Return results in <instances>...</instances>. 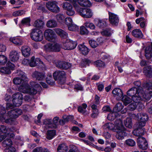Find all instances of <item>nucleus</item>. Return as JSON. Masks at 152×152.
Listing matches in <instances>:
<instances>
[{"label": "nucleus", "mask_w": 152, "mask_h": 152, "mask_svg": "<svg viewBox=\"0 0 152 152\" xmlns=\"http://www.w3.org/2000/svg\"><path fill=\"white\" fill-rule=\"evenodd\" d=\"M16 73L17 75L19 77L14 78L13 81L15 84H21L18 87V90L20 92L25 94L33 95L36 94L37 91L41 89L40 85L34 82H31L30 85L27 84L26 82V81L27 80L26 75L21 70H18Z\"/></svg>", "instance_id": "obj_1"}, {"label": "nucleus", "mask_w": 152, "mask_h": 152, "mask_svg": "<svg viewBox=\"0 0 152 152\" xmlns=\"http://www.w3.org/2000/svg\"><path fill=\"white\" fill-rule=\"evenodd\" d=\"M6 111L4 107L0 105V120L2 122L12 124L15 119L17 118L22 113V111L19 109L11 110L6 114Z\"/></svg>", "instance_id": "obj_2"}, {"label": "nucleus", "mask_w": 152, "mask_h": 152, "mask_svg": "<svg viewBox=\"0 0 152 152\" xmlns=\"http://www.w3.org/2000/svg\"><path fill=\"white\" fill-rule=\"evenodd\" d=\"M116 125V131L117 134L116 137L118 140H122L124 136L127 135V134L124 132L125 128L122 122L120 119H117L115 121Z\"/></svg>", "instance_id": "obj_3"}, {"label": "nucleus", "mask_w": 152, "mask_h": 152, "mask_svg": "<svg viewBox=\"0 0 152 152\" xmlns=\"http://www.w3.org/2000/svg\"><path fill=\"white\" fill-rule=\"evenodd\" d=\"M73 7L79 14L83 18H90L93 15V12L90 9L81 8L77 3L74 4Z\"/></svg>", "instance_id": "obj_4"}, {"label": "nucleus", "mask_w": 152, "mask_h": 152, "mask_svg": "<svg viewBox=\"0 0 152 152\" xmlns=\"http://www.w3.org/2000/svg\"><path fill=\"white\" fill-rule=\"evenodd\" d=\"M146 86L145 90H142L140 94L139 97L140 100L142 99L145 100H149L152 96V82H150L146 84Z\"/></svg>", "instance_id": "obj_5"}, {"label": "nucleus", "mask_w": 152, "mask_h": 152, "mask_svg": "<svg viewBox=\"0 0 152 152\" xmlns=\"http://www.w3.org/2000/svg\"><path fill=\"white\" fill-rule=\"evenodd\" d=\"M139 90L135 87H133L129 89L127 92V95L132 96V100L136 102H139L140 97H139L140 92Z\"/></svg>", "instance_id": "obj_6"}, {"label": "nucleus", "mask_w": 152, "mask_h": 152, "mask_svg": "<svg viewBox=\"0 0 152 152\" xmlns=\"http://www.w3.org/2000/svg\"><path fill=\"white\" fill-rule=\"evenodd\" d=\"M30 37L32 40L36 42L41 41L43 38L42 32L36 28L31 29Z\"/></svg>", "instance_id": "obj_7"}, {"label": "nucleus", "mask_w": 152, "mask_h": 152, "mask_svg": "<svg viewBox=\"0 0 152 152\" xmlns=\"http://www.w3.org/2000/svg\"><path fill=\"white\" fill-rule=\"evenodd\" d=\"M59 118L58 117H54L53 119V123L51 119H46L43 122V124L47 128H56L58 125Z\"/></svg>", "instance_id": "obj_8"}, {"label": "nucleus", "mask_w": 152, "mask_h": 152, "mask_svg": "<svg viewBox=\"0 0 152 152\" xmlns=\"http://www.w3.org/2000/svg\"><path fill=\"white\" fill-rule=\"evenodd\" d=\"M53 76L56 80H57L59 83L62 84L64 82L66 78V73L63 71L58 70L54 72Z\"/></svg>", "instance_id": "obj_9"}, {"label": "nucleus", "mask_w": 152, "mask_h": 152, "mask_svg": "<svg viewBox=\"0 0 152 152\" xmlns=\"http://www.w3.org/2000/svg\"><path fill=\"white\" fill-rule=\"evenodd\" d=\"M45 50L47 52H59L61 49V46L58 43H48L44 47Z\"/></svg>", "instance_id": "obj_10"}, {"label": "nucleus", "mask_w": 152, "mask_h": 152, "mask_svg": "<svg viewBox=\"0 0 152 152\" xmlns=\"http://www.w3.org/2000/svg\"><path fill=\"white\" fill-rule=\"evenodd\" d=\"M136 118L139 121L138 124L139 127H143L145 125L146 122L148 119L147 115L144 113H139L136 115Z\"/></svg>", "instance_id": "obj_11"}, {"label": "nucleus", "mask_w": 152, "mask_h": 152, "mask_svg": "<svg viewBox=\"0 0 152 152\" xmlns=\"http://www.w3.org/2000/svg\"><path fill=\"white\" fill-rule=\"evenodd\" d=\"M46 6L49 11L57 13L60 11V8L56 1H48L46 3Z\"/></svg>", "instance_id": "obj_12"}, {"label": "nucleus", "mask_w": 152, "mask_h": 152, "mask_svg": "<svg viewBox=\"0 0 152 152\" xmlns=\"http://www.w3.org/2000/svg\"><path fill=\"white\" fill-rule=\"evenodd\" d=\"M12 98V101L14 106L18 107L21 105L23 99L22 94L19 92L13 95Z\"/></svg>", "instance_id": "obj_13"}, {"label": "nucleus", "mask_w": 152, "mask_h": 152, "mask_svg": "<svg viewBox=\"0 0 152 152\" xmlns=\"http://www.w3.org/2000/svg\"><path fill=\"white\" fill-rule=\"evenodd\" d=\"M77 43L76 41L71 40L67 39L63 42L62 48L67 50H71L74 49L77 46Z\"/></svg>", "instance_id": "obj_14"}, {"label": "nucleus", "mask_w": 152, "mask_h": 152, "mask_svg": "<svg viewBox=\"0 0 152 152\" xmlns=\"http://www.w3.org/2000/svg\"><path fill=\"white\" fill-rule=\"evenodd\" d=\"M44 35L46 39L48 41H52L56 37L54 31L50 29L46 30L44 32Z\"/></svg>", "instance_id": "obj_15"}, {"label": "nucleus", "mask_w": 152, "mask_h": 152, "mask_svg": "<svg viewBox=\"0 0 152 152\" xmlns=\"http://www.w3.org/2000/svg\"><path fill=\"white\" fill-rule=\"evenodd\" d=\"M109 20L110 23L113 25L117 26L118 24L119 19L118 15L114 13L108 12Z\"/></svg>", "instance_id": "obj_16"}, {"label": "nucleus", "mask_w": 152, "mask_h": 152, "mask_svg": "<svg viewBox=\"0 0 152 152\" xmlns=\"http://www.w3.org/2000/svg\"><path fill=\"white\" fill-rule=\"evenodd\" d=\"M15 67V65L10 62H8L6 65V67H2L0 68L1 72L7 74H9L11 73V70H13Z\"/></svg>", "instance_id": "obj_17"}, {"label": "nucleus", "mask_w": 152, "mask_h": 152, "mask_svg": "<svg viewBox=\"0 0 152 152\" xmlns=\"http://www.w3.org/2000/svg\"><path fill=\"white\" fill-rule=\"evenodd\" d=\"M10 129H7V127L2 126L0 128V142L2 141L10 133Z\"/></svg>", "instance_id": "obj_18"}, {"label": "nucleus", "mask_w": 152, "mask_h": 152, "mask_svg": "<svg viewBox=\"0 0 152 152\" xmlns=\"http://www.w3.org/2000/svg\"><path fill=\"white\" fill-rule=\"evenodd\" d=\"M137 144L139 148L146 150L148 148V144L145 139L143 137H139L137 138Z\"/></svg>", "instance_id": "obj_19"}, {"label": "nucleus", "mask_w": 152, "mask_h": 152, "mask_svg": "<svg viewBox=\"0 0 152 152\" xmlns=\"http://www.w3.org/2000/svg\"><path fill=\"white\" fill-rule=\"evenodd\" d=\"M56 65L58 68L64 69H68L71 66V64L69 63L61 61H58Z\"/></svg>", "instance_id": "obj_20"}, {"label": "nucleus", "mask_w": 152, "mask_h": 152, "mask_svg": "<svg viewBox=\"0 0 152 152\" xmlns=\"http://www.w3.org/2000/svg\"><path fill=\"white\" fill-rule=\"evenodd\" d=\"M37 64L40 65L42 68L45 67V65L43 62L39 58H37L35 59L34 57L32 56L30 61V66L31 67H34L36 66Z\"/></svg>", "instance_id": "obj_21"}, {"label": "nucleus", "mask_w": 152, "mask_h": 152, "mask_svg": "<svg viewBox=\"0 0 152 152\" xmlns=\"http://www.w3.org/2000/svg\"><path fill=\"white\" fill-rule=\"evenodd\" d=\"M20 53L15 50L11 51L9 54V58L13 62L17 61L19 58Z\"/></svg>", "instance_id": "obj_22"}, {"label": "nucleus", "mask_w": 152, "mask_h": 152, "mask_svg": "<svg viewBox=\"0 0 152 152\" xmlns=\"http://www.w3.org/2000/svg\"><path fill=\"white\" fill-rule=\"evenodd\" d=\"M112 93L117 100H119L122 97L123 93L122 90L118 88H114L112 91Z\"/></svg>", "instance_id": "obj_23"}, {"label": "nucleus", "mask_w": 152, "mask_h": 152, "mask_svg": "<svg viewBox=\"0 0 152 152\" xmlns=\"http://www.w3.org/2000/svg\"><path fill=\"white\" fill-rule=\"evenodd\" d=\"M143 73L146 77H151L152 75V69L151 66H145L143 69Z\"/></svg>", "instance_id": "obj_24"}, {"label": "nucleus", "mask_w": 152, "mask_h": 152, "mask_svg": "<svg viewBox=\"0 0 152 152\" xmlns=\"http://www.w3.org/2000/svg\"><path fill=\"white\" fill-rule=\"evenodd\" d=\"M145 56L147 59L152 57V48L150 46L147 47L145 49Z\"/></svg>", "instance_id": "obj_25"}, {"label": "nucleus", "mask_w": 152, "mask_h": 152, "mask_svg": "<svg viewBox=\"0 0 152 152\" xmlns=\"http://www.w3.org/2000/svg\"><path fill=\"white\" fill-rule=\"evenodd\" d=\"M78 48L80 53L84 55H87L89 52V49L83 44L79 45Z\"/></svg>", "instance_id": "obj_26"}, {"label": "nucleus", "mask_w": 152, "mask_h": 152, "mask_svg": "<svg viewBox=\"0 0 152 152\" xmlns=\"http://www.w3.org/2000/svg\"><path fill=\"white\" fill-rule=\"evenodd\" d=\"M32 76L34 78L39 80H42L45 77L44 74L36 71L33 73Z\"/></svg>", "instance_id": "obj_27"}, {"label": "nucleus", "mask_w": 152, "mask_h": 152, "mask_svg": "<svg viewBox=\"0 0 152 152\" xmlns=\"http://www.w3.org/2000/svg\"><path fill=\"white\" fill-rule=\"evenodd\" d=\"M138 128L137 129L134 130L132 132L133 134L136 136L140 137L144 133L145 129H142V127H139V124Z\"/></svg>", "instance_id": "obj_28"}, {"label": "nucleus", "mask_w": 152, "mask_h": 152, "mask_svg": "<svg viewBox=\"0 0 152 152\" xmlns=\"http://www.w3.org/2000/svg\"><path fill=\"white\" fill-rule=\"evenodd\" d=\"M31 49L30 48L27 46L22 47L21 52L22 55L25 57H28L30 53Z\"/></svg>", "instance_id": "obj_29"}, {"label": "nucleus", "mask_w": 152, "mask_h": 152, "mask_svg": "<svg viewBox=\"0 0 152 152\" xmlns=\"http://www.w3.org/2000/svg\"><path fill=\"white\" fill-rule=\"evenodd\" d=\"M56 32L61 38L66 39L68 37V34L63 30L59 28L54 29Z\"/></svg>", "instance_id": "obj_30"}, {"label": "nucleus", "mask_w": 152, "mask_h": 152, "mask_svg": "<svg viewBox=\"0 0 152 152\" xmlns=\"http://www.w3.org/2000/svg\"><path fill=\"white\" fill-rule=\"evenodd\" d=\"M77 1L82 7H88L91 5L90 1L89 0H76V3Z\"/></svg>", "instance_id": "obj_31"}, {"label": "nucleus", "mask_w": 152, "mask_h": 152, "mask_svg": "<svg viewBox=\"0 0 152 152\" xmlns=\"http://www.w3.org/2000/svg\"><path fill=\"white\" fill-rule=\"evenodd\" d=\"M10 40L11 42L16 45H21L23 43L22 40L20 38L17 37L10 38Z\"/></svg>", "instance_id": "obj_32"}, {"label": "nucleus", "mask_w": 152, "mask_h": 152, "mask_svg": "<svg viewBox=\"0 0 152 152\" xmlns=\"http://www.w3.org/2000/svg\"><path fill=\"white\" fill-rule=\"evenodd\" d=\"M132 35L135 37L142 38L143 35L141 31L139 29H135L133 30L132 32Z\"/></svg>", "instance_id": "obj_33"}, {"label": "nucleus", "mask_w": 152, "mask_h": 152, "mask_svg": "<svg viewBox=\"0 0 152 152\" xmlns=\"http://www.w3.org/2000/svg\"><path fill=\"white\" fill-rule=\"evenodd\" d=\"M102 38L97 39L96 41L93 39H91L89 41V43L90 46L93 48H95L97 47L100 43L101 42H99L100 40H101Z\"/></svg>", "instance_id": "obj_34"}, {"label": "nucleus", "mask_w": 152, "mask_h": 152, "mask_svg": "<svg viewBox=\"0 0 152 152\" xmlns=\"http://www.w3.org/2000/svg\"><path fill=\"white\" fill-rule=\"evenodd\" d=\"M56 131L55 130H48L46 133V138L49 140L52 139L56 136Z\"/></svg>", "instance_id": "obj_35"}, {"label": "nucleus", "mask_w": 152, "mask_h": 152, "mask_svg": "<svg viewBox=\"0 0 152 152\" xmlns=\"http://www.w3.org/2000/svg\"><path fill=\"white\" fill-rule=\"evenodd\" d=\"M116 125L115 121V125L111 123H108L104 125V129L109 130H112L114 131L116 130Z\"/></svg>", "instance_id": "obj_36"}, {"label": "nucleus", "mask_w": 152, "mask_h": 152, "mask_svg": "<svg viewBox=\"0 0 152 152\" xmlns=\"http://www.w3.org/2000/svg\"><path fill=\"white\" fill-rule=\"evenodd\" d=\"M44 23L41 20H37L34 23V26L39 28H42L44 26Z\"/></svg>", "instance_id": "obj_37"}, {"label": "nucleus", "mask_w": 152, "mask_h": 152, "mask_svg": "<svg viewBox=\"0 0 152 152\" xmlns=\"http://www.w3.org/2000/svg\"><path fill=\"white\" fill-rule=\"evenodd\" d=\"M122 101L125 106L130 103L132 102V99H131L130 98L126 95L122 97Z\"/></svg>", "instance_id": "obj_38"}, {"label": "nucleus", "mask_w": 152, "mask_h": 152, "mask_svg": "<svg viewBox=\"0 0 152 152\" xmlns=\"http://www.w3.org/2000/svg\"><path fill=\"white\" fill-rule=\"evenodd\" d=\"M67 150V147L64 144L59 145L57 148L58 152H66Z\"/></svg>", "instance_id": "obj_39"}, {"label": "nucleus", "mask_w": 152, "mask_h": 152, "mask_svg": "<svg viewBox=\"0 0 152 152\" xmlns=\"http://www.w3.org/2000/svg\"><path fill=\"white\" fill-rule=\"evenodd\" d=\"M46 26L49 28H54L56 26L57 24L56 21L51 20L47 22Z\"/></svg>", "instance_id": "obj_40"}, {"label": "nucleus", "mask_w": 152, "mask_h": 152, "mask_svg": "<svg viewBox=\"0 0 152 152\" xmlns=\"http://www.w3.org/2000/svg\"><path fill=\"white\" fill-rule=\"evenodd\" d=\"M124 124L126 126L129 128H131L132 127V119L130 118H127L124 121Z\"/></svg>", "instance_id": "obj_41"}, {"label": "nucleus", "mask_w": 152, "mask_h": 152, "mask_svg": "<svg viewBox=\"0 0 152 152\" xmlns=\"http://www.w3.org/2000/svg\"><path fill=\"white\" fill-rule=\"evenodd\" d=\"M87 106V105L86 104L83 103L82 106H80L78 107V110L80 113L84 114L86 112V109Z\"/></svg>", "instance_id": "obj_42"}, {"label": "nucleus", "mask_w": 152, "mask_h": 152, "mask_svg": "<svg viewBox=\"0 0 152 152\" xmlns=\"http://www.w3.org/2000/svg\"><path fill=\"white\" fill-rule=\"evenodd\" d=\"M123 107V106L121 103H118L114 108V110L116 112L120 111Z\"/></svg>", "instance_id": "obj_43"}, {"label": "nucleus", "mask_w": 152, "mask_h": 152, "mask_svg": "<svg viewBox=\"0 0 152 152\" xmlns=\"http://www.w3.org/2000/svg\"><path fill=\"white\" fill-rule=\"evenodd\" d=\"M69 30L72 31H76L78 29V27L73 23L68 26Z\"/></svg>", "instance_id": "obj_44"}, {"label": "nucleus", "mask_w": 152, "mask_h": 152, "mask_svg": "<svg viewBox=\"0 0 152 152\" xmlns=\"http://www.w3.org/2000/svg\"><path fill=\"white\" fill-rule=\"evenodd\" d=\"M84 25L86 27L89 28L91 29L94 30L95 28V26L93 23L87 21L84 23Z\"/></svg>", "instance_id": "obj_45"}, {"label": "nucleus", "mask_w": 152, "mask_h": 152, "mask_svg": "<svg viewBox=\"0 0 152 152\" xmlns=\"http://www.w3.org/2000/svg\"><path fill=\"white\" fill-rule=\"evenodd\" d=\"M7 61V58L6 56L3 55H0V65L5 64Z\"/></svg>", "instance_id": "obj_46"}, {"label": "nucleus", "mask_w": 152, "mask_h": 152, "mask_svg": "<svg viewBox=\"0 0 152 152\" xmlns=\"http://www.w3.org/2000/svg\"><path fill=\"white\" fill-rule=\"evenodd\" d=\"M117 112H113L110 113L108 115L107 118L110 121L113 120L116 118Z\"/></svg>", "instance_id": "obj_47"}, {"label": "nucleus", "mask_w": 152, "mask_h": 152, "mask_svg": "<svg viewBox=\"0 0 152 152\" xmlns=\"http://www.w3.org/2000/svg\"><path fill=\"white\" fill-rule=\"evenodd\" d=\"M112 32V31L110 29L106 28L103 30L101 32V33L103 35L108 36L110 35L111 34Z\"/></svg>", "instance_id": "obj_48"}, {"label": "nucleus", "mask_w": 152, "mask_h": 152, "mask_svg": "<svg viewBox=\"0 0 152 152\" xmlns=\"http://www.w3.org/2000/svg\"><path fill=\"white\" fill-rule=\"evenodd\" d=\"M134 102L129 105L127 107L128 110L130 111H133L135 109L137 106V102Z\"/></svg>", "instance_id": "obj_49"}, {"label": "nucleus", "mask_w": 152, "mask_h": 152, "mask_svg": "<svg viewBox=\"0 0 152 152\" xmlns=\"http://www.w3.org/2000/svg\"><path fill=\"white\" fill-rule=\"evenodd\" d=\"M125 143L126 145L130 146H133L135 145V142L131 139H129L126 140Z\"/></svg>", "instance_id": "obj_50"}, {"label": "nucleus", "mask_w": 152, "mask_h": 152, "mask_svg": "<svg viewBox=\"0 0 152 152\" xmlns=\"http://www.w3.org/2000/svg\"><path fill=\"white\" fill-rule=\"evenodd\" d=\"M96 25L97 26L100 27H103L106 25V23L103 20L99 19L98 20Z\"/></svg>", "instance_id": "obj_51"}, {"label": "nucleus", "mask_w": 152, "mask_h": 152, "mask_svg": "<svg viewBox=\"0 0 152 152\" xmlns=\"http://www.w3.org/2000/svg\"><path fill=\"white\" fill-rule=\"evenodd\" d=\"M91 62L90 61L87 59H84L82 61L80 66L82 67H84L86 66V65L88 64Z\"/></svg>", "instance_id": "obj_52"}, {"label": "nucleus", "mask_w": 152, "mask_h": 152, "mask_svg": "<svg viewBox=\"0 0 152 152\" xmlns=\"http://www.w3.org/2000/svg\"><path fill=\"white\" fill-rule=\"evenodd\" d=\"M30 19L29 18H26L23 19L21 23L24 25H26L28 26H30Z\"/></svg>", "instance_id": "obj_53"}, {"label": "nucleus", "mask_w": 152, "mask_h": 152, "mask_svg": "<svg viewBox=\"0 0 152 152\" xmlns=\"http://www.w3.org/2000/svg\"><path fill=\"white\" fill-rule=\"evenodd\" d=\"M56 18L58 22H62L64 21L65 17L63 15L59 14L56 15Z\"/></svg>", "instance_id": "obj_54"}, {"label": "nucleus", "mask_w": 152, "mask_h": 152, "mask_svg": "<svg viewBox=\"0 0 152 152\" xmlns=\"http://www.w3.org/2000/svg\"><path fill=\"white\" fill-rule=\"evenodd\" d=\"M88 31L84 26H82L80 28V33L82 34H87Z\"/></svg>", "instance_id": "obj_55"}, {"label": "nucleus", "mask_w": 152, "mask_h": 152, "mask_svg": "<svg viewBox=\"0 0 152 152\" xmlns=\"http://www.w3.org/2000/svg\"><path fill=\"white\" fill-rule=\"evenodd\" d=\"M66 14L69 16H72L75 14V11L73 10V7H72L71 8L68 9L66 11Z\"/></svg>", "instance_id": "obj_56"}, {"label": "nucleus", "mask_w": 152, "mask_h": 152, "mask_svg": "<svg viewBox=\"0 0 152 152\" xmlns=\"http://www.w3.org/2000/svg\"><path fill=\"white\" fill-rule=\"evenodd\" d=\"M72 6L69 3L67 2H65L63 4L62 7L63 8L66 10L72 7Z\"/></svg>", "instance_id": "obj_57"}, {"label": "nucleus", "mask_w": 152, "mask_h": 152, "mask_svg": "<svg viewBox=\"0 0 152 152\" xmlns=\"http://www.w3.org/2000/svg\"><path fill=\"white\" fill-rule=\"evenodd\" d=\"M24 13V12L23 10H19L14 12L12 15L14 16H17L21 15Z\"/></svg>", "instance_id": "obj_58"}, {"label": "nucleus", "mask_w": 152, "mask_h": 152, "mask_svg": "<svg viewBox=\"0 0 152 152\" xmlns=\"http://www.w3.org/2000/svg\"><path fill=\"white\" fill-rule=\"evenodd\" d=\"M96 66L98 67H102L104 66V64L101 60H98L95 63Z\"/></svg>", "instance_id": "obj_59"}, {"label": "nucleus", "mask_w": 152, "mask_h": 152, "mask_svg": "<svg viewBox=\"0 0 152 152\" xmlns=\"http://www.w3.org/2000/svg\"><path fill=\"white\" fill-rule=\"evenodd\" d=\"M65 21L66 25L68 26L72 23V20L69 17H66L65 20Z\"/></svg>", "instance_id": "obj_60"}, {"label": "nucleus", "mask_w": 152, "mask_h": 152, "mask_svg": "<svg viewBox=\"0 0 152 152\" xmlns=\"http://www.w3.org/2000/svg\"><path fill=\"white\" fill-rule=\"evenodd\" d=\"M134 85L137 86L136 88L139 90V91L141 92L143 90L142 88L140 86L141 85V83L140 81H136L134 82ZM136 88V87H135Z\"/></svg>", "instance_id": "obj_61"}, {"label": "nucleus", "mask_w": 152, "mask_h": 152, "mask_svg": "<svg viewBox=\"0 0 152 152\" xmlns=\"http://www.w3.org/2000/svg\"><path fill=\"white\" fill-rule=\"evenodd\" d=\"M47 83L51 85H53L55 84V81L53 80L52 78L47 77L46 79Z\"/></svg>", "instance_id": "obj_62"}, {"label": "nucleus", "mask_w": 152, "mask_h": 152, "mask_svg": "<svg viewBox=\"0 0 152 152\" xmlns=\"http://www.w3.org/2000/svg\"><path fill=\"white\" fill-rule=\"evenodd\" d=\"M3 143L8 146H10L12 145V140L9 139L7 138L3 141Z\"/></svg>", "instance_id": "obj_63"}, {"label": "nucleus", "mask_w": 152, "mask_h": 152, "mask_svg": "<svg viewBox=\"0 0 152 152\" xmlns=\"http://www.w3.org/2000/svg\"><path fill=\"white\" fill-rule=\"evenodd\" d=\"M96 85L97 86L98 90L100 91H102L104 87L103 84L102 83H96Z\"/></svg>", "instance_id": "obj_64"}]
</instances>
